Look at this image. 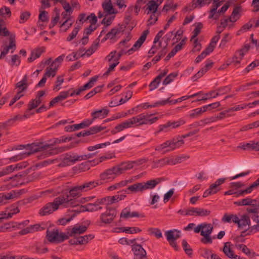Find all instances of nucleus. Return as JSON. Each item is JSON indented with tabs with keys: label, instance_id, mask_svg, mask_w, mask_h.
Instances as JSON below:
<instances>
[{
	"label": "nucleus",
	"instance_id": "obj_15",
	"mask_svg": "<svg viewBox=\"0 0 259 259\" xmlns=\"http://www.w3.org/2000/svg\"><path fill=\"white\" fill-rule=\"evenodd\" d=\"M149 32V31L148 30H144L142 32L141 36L135 42L133 47L128 50L127 53H128V55L132 54L133 52L136 51L141 47L142 45L145 41L147 36Z\"/></svg>",
	"mask_w": 259,
	"mask_h": 259
},
{
	"label": "nucleus",
	"instance_id": "obj_16",
	"mask_svg": "<svg viewBox=\"0 0 259 259\" xmlns=\"http://www.w3.org/2000/svg\"><path fill=\"white\" fill-rule=\"evenodd\" d=\"M249 217L253 223L255 224L251 225V226L248 228V232L246 234L247 235L255 234L259 232V215L258 214H252Z\"/></svg>",
	"mask_w": 259,
	"mask_h": 259
},
{
	"label": "nucleus",
	"instance_id": "obj_30",
	"mask_svg": "<svg viewBox=\"0 0 259 259\" xmlns=\"http://www.w3.org/2000/svg\"><path fill=\"white\" fill-rule=\"evenodd\" d=\"M144 191V187L143 186V183H137L134 184L127 187L125 190V192L126 193H137L139 192Z\"/></svg>",
	"mask_w": 259,
	"mask_h": 259
},
{
	"label": "nucleus",
	"instance_id": "obj_62",
	"mask_svg": "<svg viewBox=\"0 0 259 259\" xmlns=\"http://www.w3.org/2000/svg\"><path fill=\"white\" fill-rule=\"evenodd\" d=\"M177 75L178 74L176 73L172 72L170 73L164 79L162 82L163 84L166 85L170 83L171 82L173 81L174 78L177 76Z\"/></svg>",
	"mask_w": 259,
	"mask_h": 259
},
{
	"label": "nucleus",
	"instance_id": "obj_51",
	"mask_svg": "<svg viewBox=\"0 0 259 259\" xmlns=\"http://www.w3.org/2000/svg\"><path fill=\"white\" fill-rule=\"evenodd\" d=\"M148 231L150 235H154L156 238L159 239L162 237V233L160 229L156 228H150Z\"/></svg>",
	"mask_w": 259,
	"mask_h": 259
},
{
	"label": "nucleus",
	"instance_id": "obj_23",
	"mask_svg": "<svg viewBox=\"0 0 259 259\" xmlns=\"http://www.w3.org/2000/svg\"><path fill=\"white\" fill-rule=\"evenodd\" d=\"M109 110L106 108H103L101 110L95 111L91 113V116L93 122L97 118L103 119L107 116L109 114Z\"/></svg>",
	"mask_w": 259,
	"mask_h": 259
},
{
	"label": "nucleus",
	"instance_id": "obj_21",
	"mask_svg": "<svg viewBox=\"0 0 259 259\" xmlns=\"http://www.w3.org/2000/svg\"><path fill=\"white\" fill-rule=\"evenodd\" d=\"M168 69H165L154 78L149 85L150 91L156 89L158 87L161 79L166 75Z\"/></svg>",
	"mask_w": 259,
	"mask_h": 259
},
{
	"label": "nucleus",
	"instance_id": "obj_6",
	"mask_svg": "<svg viewBox=\"0 0 259 259\" xmlns=\"http://www.w3.org/2000/svg\"><path fill=\"white\" fill-rule=\"evenodd\" d=\"M47 238L48 240L52 243L62 242L68 239L67 235L63 233L59 232L58 229L48 230L47 231Z\"/></svg>",
	"mask_w": 259,
	"mask_h": 259
},
{
	"label": "nucleus",
	"instance_id": "obj_48",
	"mask_svg": "<svg viewBox=\"0 0 259 259\" xmlns=\"http://www.w3.org/2000/svg\"><path fill=\"white\" fill-rule=\"evenodd\" d=\"M129 120L131 122L132 128L142 126L141 118L140 116H139V114L136 116H134L131 118H129Z\"/></svg>",
	"mask_w": 259,
	"mask_h": 259
},
{
	"label": "nucleus",
	"instance_id": "obj_20",
	"mask_svg": "<svg viewBox=\"0 0 259 259\" xmlns=\"http://www.w3.org/2000/svg\"><path fill=\"white\" fill-rule=\"evenodd\" d=\"M129 128H132V126L129 119H128L116 125L115 127L111 131V134L112 135H115Z\"/></svg>",
	"mask_w": 259,
	"mask_h": 259
},
{
	"label": "nucleus",
	"instance_id": "obj_8",
	"mask_svg": "<svg viewBox=\"0 0 259 259\" xmlns=\"http://www.w3.org/2000/svg\"><path fill=\"white\" fill-rule=\"evenodd\" d=\"M28 220H25L21 223L10 222L0 226V232H7L22 229L29 224Z\"/></svg>",
	"mask_w": 259,
	"mask_h": 259
},
{
	"label": "nucleus",
	"instance_id": "obj_53",
	"mask_svg": "<svg viewBox=\"0 0 259 259\" xmlns=\"http://www.w3.org/2000/svg\"><path fill=\"white\" fill-rule=\"evenodd\" d=\"M82 192L80 185H78L72 188L69 191V194L72 197H77Z\"/></svg>",
	"mask_w": 259,
	"mask_h": 259
},
{
	"label": "nucleus",
	"instance_id": "obj_9",
	"mask_svg": "<svg viewBox=\"0 0 259 259\" xmlns=\"http://www.w3.org/2000/svg\"><path fill=\"white\" fill-rule=\"evenodd\" d=\"M165 235L167 241L175 250L179 249V246L176 241L181 237V232L177 230H170L165 232Z\"/></svg>",
	"mask_w": 259,
	"mask_h": 259
},
{
	"label": "nucleus",
	"instance_id": "obj_54",
	"mask_svg": "<svg viewBox=\"0 0 259 259\" xmlns=\"http://www.w3.org/2000/svg\"><path fill=\"white\" fill-rule=\"evenodd\" d=\"M239 8H236L234 9L231 15L228 18L230 23L235 22L239 19Z\"/></svg>",
	"mask_w": 259,
	"mask_h": 259
},
{
	"label": "nucleus",
	"instance_id": "obj_37",
	"mask_svg": "<svg viewBox=\"0 0 259 259\" xmlns=\"http://www.w3.org/2000/svg\"><path fill=\"white\" fill-rule=\"evenodd\" d=\"M259 185V178L253 182L249 187L244 190L241 191L237 195L238 196H243L245 194L250 193L254 188Z\"/></svg>",
	"mask_w": 259,
	"mask_h": 259
},
{
	"label": "nucleus",
	"instance_id": "obj_22",
	"mask_svg": "<svg viewBox=\"0 0 259 259\" xmlns=\"http://www.w3.org/2000/svg\"><path fill=\"white\" fill-rule=\"evenodd\" d=\"M115 167L116 172L118 173V175H120L124 173L125 171L133 168V164L131 161H125L115 166Z\"/></svg>",
	"mask_w": 259,
	"mask_h": 259
},
{
	"label": "nucleus",
	"instance_id": "obj_32",
	"mask_svg": "<svg viewBox=\"0 0 259 259\" xmlns=\"http://www.w3.org/2000/svg\"><path fill=\"white\" fill-rule=\"evenodd\" d=\"M226 180L225 178H220L217 180L214 184H211L209 189L213 194L220 190V186L223 184Z\"/></svg>",
	"mask_w": 259,
	"mask_h": 259
},
{
	"label": "nucleus",
	"instance_id": "obj_7",
	"mask_svg": "<svg viewBox=\"0 0 259 259\" xmlns=\"http://www.w3.org/2000/svg\"><path fill=\"white\" fill-rule=\"evenodd\" d=\"M250 48V47L249 44H245L241 49L235 53L231 60V63L234 64L235 67H239L241 61L244 55L248 52Z\"/></svg>",
	"mask_w": 259,
	"mask_h": 259
},
{
	"label": "nucleus",
	"instance_id": "obj_50",
	"mask_svg": "<svg viewBox=\"0 0 259 259\" xmlns=\"http://www.w3.org/2000/svg\"><path fill=\"white\" fill-rule=\"evenodd\" d=\"M94 238V236L92 234L84 235L83 236L78 237V243L79 244H84L87 243L89 240Z\"/></svg>",
	"mask_w": 259,
	"mask_h": 259
},
{
	"label": "nucleus",
	"instance_id": "obj_58",
	"mask_svg": "<svg viewBox=\"0 0 259 259\" xmlns=\"http://www.w3.org/2000/svg\"><path fill=\"white\" fill-rule=\"evenodd\" d=\"M105 127L101 125H96L91 127L89 130H87L89 135L95 134L101 131L104 130Z\"/></svg>",
	"mask_w": 259,
	"mask_h": 259
},
{
	"label": "nucleus",
	"instance_id": "obj_34",
	"mask_svg": "<svg viewBox=\"0 0 259 259\" xmlns=\"http://www.w3.org/2000/svg\"><path fill=\"white\" fill-rule=\"evenodd\" d=\"M160 182L161 180L160 179H156L148 181L146 183H143L144 191L153 189L158 184L160 183Z\"/></svg>",
	"mask_w": 259,
	"mask_h": 259
},
{
	"label": "nucleus",
	"instance_id": "obj_46",
	"mask_svg": "<svg viewBox=\"0 0 259 259\" xmlns=\"http://www.w3.org/2000/svg\"><path fill=\"white\" fill-rule=\"evenodd\" d=\"M93 123V120L87 119L79 124H75L73 125L74 130H78L79 129L83 128L90 125Z\"/></svg>",
	"mask_w": 259,
	"mask_h": 259
},
{
	"label": "nucleus",
	"instance_id": "obj_33",
	"mask_svg": "<svg viewBox=\"0 0 259 259\" xmlns=\"http://www.w3.org/2000/svg\"><path fill=\"white\" fill-rule=\"evenodd\" d=\"M121 32V28L119 27H115L112 29L110 31L108 32L105 37L102 39V41H104L108 39H112L116 35H118Z\"/></svg>",
	"mask_w": 259,
	"mask_h": 259
},
{
	"label": "nucleus",
	"instance_id": "obj_28",
	"mask_svg": "<svg viewBox=\"0 0 259 259\" xmlns=\"http://www.w3.org/2000/svg\"><path fill=\"white\" fill-rule=\"evenodd\" d=\"M45 48L41 47L36 48L31 51V55L27 59L28 62L31 63L40 57L42 53L45 52Z\"/></svg>",
	"mask_w": 259,
	"mask_h": 259
},
{
	"label": "nucleus",
	"instance_id": "obj_56",
	"mask_svg": "<svg viewBox=\"0 0 259 259\" xmlns=\"http://www.w3.org/2000/svg\"><path fill=\"white\" fill-rule=\"evenodd\" d=\"M17 88L20 90L19 92L22 93V92L25 90L27 88V77L25 76L24 78L16 84Z\"/></svg>",
	"mask_w": 259,
	"mask_h": 259
},
{
	"label": "nucleus",
	"instance_id": "obj_35",
	"mask_svg": "<svg viewBox=\"0 0 259 259\" xmlns=\"http://www.w3.org/2000/svg\"><path fill=\"white\" fill-rule=\"evenodd\" d=\"M257 202L255 199L247 197L235 202L234 203L238 206L254 205Z\"/></svg>",
	"mask_w": 259,
	"mask_h": 259
},
{
	"label": "nucleus",
	"instance_id": "obj_19",
	"mask_svg": "<svg viewBox=\"0 0 259 259\" xmlns=\"http://www.w3.org/2000/svg\"><path fill=\"white\" fill-rule=\"evenodd\" d=\"M154 114L141 113L139 114L141 118V125H151L156 122L159 119L158 117H151Z\"/></svg>",
	"mask_w": 259,
	"mask_h": 259
},
{
	"label": "nucleus",
	"instance_id": "obj_39",
	"mask_svg": "<svg viewBox=\"0 0 259 259\" xmlns=\"http://www.w3.org/2000/svg\"><path fill=\"white\" fill-rule=\"evenodd\" d=\"M119 231L118 232H125L126 233L134 234L138 232H140L141 230L136 227H121L118 229Z\"/></svg>",
	"mask_w": 259,
	"mask_h": 259
},
{
	"label": "nucleus",
	"instance_id": "obj_18",
	"mask_svg": "<svg viewBox=\"0 0 259 259\" xmlns=\"http://www.w3.org/2000/svg\"><path fill=\"white\" fill-rule=\"evenodd\" d=\"M213 62L210 60H207L205 61V66L202 67L196 74L192 77V80L196 81L199 78L202 76L208 70L212 68Z\"/></svg>",
	"mask_w": 259,
	"mask_h": 259
},
{
	"label": "nucleus",
	"instance_id": "obj_59",
	"mask_svg": "<svg viewBox=\"0 0 259 259\" xmlns=\"http://www.w3.org/2000/svg\"><path fill=\"white\" fill-rule=\"evenodd\" d=\"M30 227L32 233L37 231H40L46 229V225L43 223L41 224H36L33 225H31Z\"/></svg>",
	"mask_w": 259,
	"mask_h": 259
},
{
	"label": "nucleus",
	"instance_id": "obj_12",
	"mask_svg": "<svg viewBox=\"0 0 259 259\" xmlns=\"http://www.w3.org/2000/svg\"><path fill=\"white\" fill-rule=\"evenodd\" d=\"M15 38V35L14 34H11L9 37V45L8 46H4L1 48V53L0 55L1 59L5 57L9 53L10 50H12L11 53H13L15 50L16 47Z\"/></svg>",
	"mask_w": 259,
	"mask_h": 259
},
{
	"label": "nucleus",
	"instance_id": "obj_4",
	"mask_svg": "<svg viewBox=\"0 0 259 259\" xmlns=\"http://www.w3.org/2000/svg\"><path fill=\"white\" fill-rule=\"evenodd\" d=\"M92 154L79 155L75 153L69 152L65 154L62 161V164L64 166L70 165L76 162L83 160L91 158Z\"/></svg>",
	"mask_w": 259,
	"mask_h": 259
},
{
	"label": "nucleus",
	"instance_id": "obj_11",
	"mask_svg": "<svg viewBox=\"0 0 259 259\" xmlns=\"http://www.w3.org/2000/svg\"><path fill=\"white\" fill-rule=\"evenodd\" d=\"M116 215V210L113 208H109L107 209L106 211L101 214L100 220L102 223L105 224H110L112 222Z\"/></svg>",
	"mask_w": 259,
	"mask_h": 259
},
{
	"label": "nucleus",
	"instance_id": "obj_14",
	"mask_svg": "<svg viewBox=\"0 0 259 259\" xmlns=\"http://www.w3.org/2000/svg\"><path fill=\"white\" fill-rule=\"evenodd\" d=\"M132 250L134 254V259H148L146 250L140 244H134Z\"/></svg>",
	"mask_w": 259,
	"mask_h": 259
},
{
	"label": "nucleus",
	"instance_id": "obj_26",
	"mask_svg": "<svg viewBox=\"0 0 259 259\" xmlns=\"http://www.w3.org/2000/svg\"><path fill=\"white\" fill-rule=\"evenodd\" d=\"M223 252L229 258L234 259H241L240 256L234 253L233 250L231 248L230 242H226L223 248Z\"/></svg>",
	"mask_w": 259,
	"mask_h": 259
},
{
	"label": "nucleus",
	"instance_id": "obj_49",
	"mask_svg": "<svg viewBox=\"0 0 259 259\" xmlns=\"http://www.w3.org/2000/svg\"><path fill=\"white\" fill-rule=\"evenodd\" d=\"M5 22L0 19V35L2 36H7L11 35L9 31L5 26Z\"/></svg>",
	"mask_w": 259,
	"mask_h": 259
},
{
	"label": "nucleus",
	"instance_id": "obj_63",
	"mask_svg": "<svg viewBox=\"0 0 259 259\" xmlns=\"http://www.w3.org/2000/svg\"><path fill=\"white\" fill-rule=\"evenodd\" d=\"M259 66V60H255L249 64L243 70L244 73H248L255 67Z\"/></svg>",
	"mask_w": 259,
	"mask_h": 259
},
{
	"label": "nucleus",
	"instance_id": "obj_29",
	"mask_svg": "<svg viewBox=\"0 0 259 259\" xmlns=\"http://www.w3.org/2000/svg\"><path fill=\"white\" fill-rule=\"evenodd\" d=\"M140 217L141 215L137 211L131 212L129 208L123 209L120 213V218L125 219L135 217L139 218Z\"/></svg>",
	"mask_w": 259,
	"mask_h": 259
},
{
	"label": "nucleus",
	"instance_id": "obj_55",
	"mask_svg": "<svg viewBox=\"0 0 259 259\" xmlns=\"http://www.w3.org/2000/svg\"><path fill=\"white\" fill-rule=\"evenodd\" d=\"M220 38V35L219 34L215 35L212 38L210 44L207 47L208 48V50L211 51L212 52L213 51V50L215 47V45L217 44V42L218 41Z\"/></svg>",
	"mask_w": 259,
	"mask_h": 259
},
{
	"label": "nucleus",
	"instance_id": "obj_45",
	"mask_svg": "<svg viewBox=\"0 0 259 259\" xmlns=\"http://www.w3.org/2000/svg\"><path fill=\"white\" fill-rule=\"evenodd\" d=\"M206 111H207V108L204 106L201 108H198L193 110L191 113L190 114V116L191 118H194L202 114Z\"/></svg>",
	"mask_w": 259,
	"mask_h": 259
},
{
	"label": "nucleus",
	"instance_id": "obj_5",
	"mask_svg": "<svg viewBox=\"0 0 259 259\" xmlns=\"http://www.w3.org/2000/svg\"><path fill=\"white\" fill-rule=\"evenodd\" d=\"M100 200L98 199L95 203H88L84 205H74V203H73V205L72 206H75L73 207L72 209L71 210L72 212H76V213H79L83 211H95L101 210L102 209V207L100 206L101 205V203H99Z\"/></svg>",
	"mask_w": 259,
	"mask_h": 259
},
{
	"label": "nucleus",
	"instance_id": "obj_24",
	"mask_svg": "<svg viewBox=\"0 0 259 259\" xmlns=\"http://www.w3.org/2000/svg\"><path fill=\"white\" fill-rule=\"evenodd\" d=\"M100 184L99 181H93L85 182L79 185L82 192H87L93 189Z\"/></svg>",
	"mask_w": 259,
	"mask_h": 259
},
{
	"label": "nucleus",
	"instance_id": "obj_17",
	"mask_svg": "<svg viewBox=\"0 0 259 259\" xmlns=\"http://www.w3.org/2000/svg\"><path fill=\"white\" fill-rule=\"evenodd\" d=\"M87 227L85 226L76 225L73 228L69 229L67 232L68 238L69 237H76L86 231Z\"/></svg>",
	"mask_w": 259,
	"mask_h": 259
},
{
	"label": "nucleus",
	"instance_id": "obj_25",
	"mask_svg": "<svg viewBox=\"0 0 259 259\" xmlns=\"http://www.w3.org/2000/svg\"><path fill=\"white\" fill-rule=\"evenodd\" d=\"M213 227L211 224L203 223L198 225L194 228V232L195 233H199L200 232H202V231H206L207 230H209L210 231V230H211V234L213 231ZM206 233L207 234V233L204 232V234Z\"/></svg>",
	"mask_w": 259,
	"mask_h": 259
},
{
	"label": "nucleus",
	"instance_id": "obj_52",
	"mask_svg": "<svg viewBox=\"0 0 259 259\" xmlns=\"http://www.w3.org/2000/svg\"><path fill=\"white\" fill-rule=\"evenodd\" d=\"M41 102V100H38L36 99L32 100L28 104V109L27 111H29V114L32 115L34 113H31L30 111L36 108Z\"/></svg>",
	"mask_w": 259,
	"mask_h": 259
},
{
	"label": "nucleus",
	"instance_id": "obj_60",
	"mask_svg": "<svg viewBox=\"0 0 259 259\" xmlns=\"http://www.w3.org/2000/svg\"><path fill=\"white\" fill-rule=\"evenodd\" d=\"M238 148L244 150H253V141H251L249 143H240Z\"/></svg>",
	"mask_w": 259,
	"mask_h": 259
},
{
	"label": "nucleus",
	"instance_id": "obj_27",
	"mask_svg": "<svg viewBox=\"0 0 259 259\" xmlns=\"http://www.w3.org/2000/svg\"><path fill=\"white\" fill-rule=\"evenodd\" d=\"M220 0H213L212 8L209 12V18L217 20L219 19V15L216 14V10L223 4V1L219 2Z\"/></svg>",
	"mask_w": 259,
	"mask_h": 259
},
{
	"label": "nucleus",
	"instance_id": "obj_43",
	"mask_svg": "<svg viewBox=\"0 0 259 259\" xmlns=\"http://www.w3.org/2000/svg\"><path fill=\"white\" fill-rule=\"evenodd\" d=\"M205 232L208 233L204 234V231L201 232V235L203 237L201 239V241L204 244H211L212 242V238L210 235L211 234V230H210V231L209 230H207Z\"/></svg>",
	"mask_w": 259,
	"mask_h": 259
},
{
	"label": "nucleus",
	"instance_id": "obj_42",
	"mask_svg": "<svg viewBox=\"0 0 259 259\" xmlns=\"http://www.w3.org/2000/svg\"><path fill=\"white\" fill-rule=\"evenodd\" d=\"M99 200H100V201L99 203H101V205H105L107 206L109 205H111L113 203H116L114 196H107V197L99 199Z\"/></svg>",
	"mask_w": 259,
	"mask_h": 259
},
{
	"label": "nucleus",
	"instance_id": "obj_31",
	"mask_svg": "<svg viewBox=\"0 0 259 259\" xmlns=\"http://www.w3.org/2000/svg\"><path fill=\"white\" fill-rule=\"evenodd\" d=\"M102 8L105 14H113L116 13L113 7L111 0H107L104 2L102 3Z\"/></svg>",
	"mask_w": 259,
	"mask_h": 259
},
{
	"label": "nucleus",
	"instance_id": "obj_36",
	"mask_svg": "<svg viewBox=\"0 0 259 259\" xmlns=\"http://www.w3.org/2000/svg\"><path fill=\"white\" fill-rule=\"evenodd\" d=\"M30 116L29 111H26L24 114H18L15 115L14 117L9 119L7 123H13L16 121H22Z\"/></svg>",
	"mask_w": 259,
	"mask_h": 259
},
{
	"label": "nucleus",
	"instance_id": "obj_3",
	"mask_svg": "<svg viewBox=\"0 0 259 259\" xmlns=\"http://www.w3.org/2000/svg\"><path fill=\"white\" fill-rule=\"evenodd\" d=\"M184 143L183 139L176 141L175 139H171L166 141L164 143L156 146L155 150L164 153L171 151L181 147Z\"/></svg>",
	"mask_w": 259,
	"mask_h": 259
},
{
	"label": "nucleus",
	"instance_id": "obj_10",
	"mask_svg": "<svg viewBox=\"0 0 259 259\" xmlns=\"http://www.w3.org/2000/svg\"><path fill=\"white\" fill-rule=\"evenodd\" d=\"M117 176L118 174L116 172L115 166H113L102 172L100 178L101 181L109 182L112 181Z\"/></svg>",
	"mask_w": 259,
	"mask_h": 259
},
{
	"label": "nucleus",
	"instance_id": "obj_38",
	"mask_svg": "<svg viewBox=\"0 0 259 259\" xmlns=\"http://www.w3.org/2000/svg\"><path fill=\"white\" fill-rule=\"evenodd\" d=\"M170 131V128L169 126L168 122H166L164 124H160L158 126V129L155 131L154 133L155 136H157L160 133H168Z\"/></svg>",
	"mask_w": 259,
	"mask_h": 259
},
{
	"label": "nucleus",
	"instance_id": "obj_57",
	"mask_svg": "<svg viewBox=\"0 0 259 259\" xmlns=\"http://www.w3.org/2000/svg\"><path fill=\"white\" fill-rule=\"evenodd\" d=\"M212 51L208 50V48H206L204 51H203L200 55L198 56L195 59V63H199L202 60L204 59L207 55H208Z\"/></svg>",
	"mask_w": 259,
	"mask_h": 259
},
{
	"label": "nucleus",
	"instance_id": "obj_1",
	"mask_svg": "<svg viewBox=\"0 0 259 259\" xmlns=\"http://www.w3.org/2000/svg\"><path fill=\"white\" fill-rule=\"evenodd\" d=\"M67 140H70L66 137H62L50 140V144L32 147L30 152H25L17 155L10 158L12 161H16L30 155L33 153L37 154L36 156L39 159H44L52 155H56L70 149L69 146L55 147L56 144L66 142Z\"/></svg>",
	"mask_w": 259,
	"mask_h": 259
},
{
	"label": "nucleus",
	"instance_id": "obj_61",
	"mask_svg": "<svg viewBox=\"0 0 259 259\" xmlns=\"http://www.w3.org/2000/svg\"><path fill=\"white\" fill-rule=\"evenodd\" d=\"M101 86L96 87L84 96V99L88 100L94 96L97 93H100L101 91Z\"/></svg>",
	"mask_w": 259,
	"mask_h": 259
},
{
	"label": "nucleus",
	"instance_id": "obj_47",
	"mask_svg": "<svg viewBox=\"0 0 259 259\" xmlns=\"http://www.w3.org/2000/svg\"><path fill=\"white\" fill-rule=\"evenodd\" d=\"M74 23V20H65L60 24V31L66 32L70 27L72 26Z\"/></svg>",
	"mask_w": 259,
	"mask_h": 259
},
{
	"label": "nucleus",
	"instance_id": "obj_44",
	"mask_svg": "<svg viewBox=\"0 0 259 259\" xmlns=\"http://www.w3.org/2000/svg\"><path fill=\"white\" fill-rule=\"evenodd\" d=\"M237 215L236 214H225L222 219V222L224 223H231L232 222L236 223L237 221Z\"/></svg>",
	"mask_w": 259,
	"mask_h": 259
},
{
	"label": "nucleus",
	"instance_id": "obj_41",
	"mask_svg": "<svg viewBox=\"0 0 259 259\" xmlns=\"http://www.w3.org/2000/svg\"><path fill=\"white\" fill-rule=\"evenodd\" d=\"M15 194L13 192L5 194L0 193V205L6 203V201L9 199H11L15 197Z\"/></svg>",
	"mask_w": 259,
	"mask_h": 259
},
{
	"label": "nucleus",
	"instance_id": "obj_64",
	"mask_svg": "<svg viewBox=\"0 0 259 259\" xmlns=\"http://www.w3.org/2000/svg\"><path fill=\"white\" fill-rule=\"evenodd\" d=\"M111 14H105V17L102 21V23L104 24L106 26L110 25L114 20V17L111 16Z\"/></svg>",
	"mask_w": 259,
	"mask_h": 259
},
{
	"label": "nucleus",
	"instance_id": "obj_13",
	"mask_svg": "<svg viewBox=\"0 0 259 259\" xmlns=\"http://www.w3.org/2000/svg\"><path fill=\"white\" fill-rule=\"evenodd\" d=\"M239 229H244L248 227V228L251 226V221L249 216L246 214L240 215L239 217L237 216V221L235 223Z\"/></svg>",
	"mask_w": 259,
	"mask_h": 259
},
{
	"label": "nucleus",
	"instance_id": "obj_2",
	"mask_svg": "<svg viewBox=\"0 0 259 259\" xmlns=\"http://www.w3.org/2000/svg\"><path fill=\"white\" fill-rule=\"evenodd\" d=\"M74 202V200L69 198V196H61L56 198L53 202H49L45 205L39 209V214L40 216L48 215L57 210L60 206L67 207L73 205Z\"/></svg>",
	"mask_w": 259,
	"mask_h": 259
},
{
	"label": "nucleus",
	"instance_id": "obj_40",
	"mask_svg": "<svg viewBox=\"0 0 259 259\" xmlns=\"http://www.w3.org/2000/svg\"><path fill=\"white\" fill-rule=\"evenodd\" d=\"M178 100H170L169 98H168L166 100L160 101L157 102L153 104L150 105V108L156 107L159 106H163L166 104L167 103H170L172 104H176L178 102Z\"/></svg>",
	"mask_w": 259,
	"mask_h": 259
}]
</instances>
